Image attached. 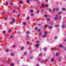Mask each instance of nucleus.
<instances>
[{"mask_svg":"<svg viewBox=\"0 0 66 66\" xmlns=\"http://www.w3.org/2000/svg\"><path fill=\"white\" fill-rule=\"evenodd\" d=\"M19 3L20 4H23V3L22 2V1H20L19 2Z\"/></svg>","mask_w":66,"mask_h":66,"instance_id":"1","label":"nucleus"},{"mask_svg":"<svg viewBox=\"0 0 66 66\" xmlns=\"http://www.w3.org/2000/svg\"><path fill=\"white\" fill-rule=\"evenodd\" d=\"M39 45V44H37L35 46L36 47H38Z\"/></svg>","mask_w":66,"mask_h":66,"instance_id":"2","label":"nucleus"},{"mask_svg":"<svg viewBox=\"0 0 66 66\" xmlns=\"http://www.w3.org/2000/svg\"><path fill=\"white\" fill-rule=\"evenodd\" d=\"M27 34H30V32L28 31H27Z\"/></svg>","mask_w":66,"mask_h":66,"instance_id":"3","label":"nucleus"},{"mask_svg":"<svg viewBox=\"0 0 66 66\" xmlns=\"http://www.w3.org/2000/svg\"><path fill=\"white\" fill-rule=\"evenodd\" d=\"M52 28V27L50 26L48 27V29H51V28Z\"/></svg>","mask_w":66,"mask_h":66,"instance_id":"4","label":"nucleus"},{"mask_svg":"<svg viewBox=\"0 0 66 66\" xmlns=\"http://www.w3.org/2000/svg\"><path fill=\"white\" fill-rule=\"evenodd\" d=\"M42 34V32H40L39 33V36H41Z\"/></svg>","mask_w":66,"mask_h":66,"instance_id":"5","label":"nucleus"},{"mask_svg":"<svg viewBox=\"0 0 66 66\" xmlns=\"http://www.w3.org/2000/svg\"><path fill=\"white\" fill-rule=\"evenodd\" d=\"M51 61H52V62H53V61H54V59L53 58H52L51 59Z\"/></svg>","mask_w":66,"mask_h":66,"instance_id":"6","label":"nucleus"},{"mask_svg":"<svg viewBox=\"0 0 66 66\" xmlns=\"http://www.w3.org/2000/svg\"><path fill=\"white\" fill-rule=\"evenodd\" d=\"M54 19L55 20L57 19V20H59V18H58V17L55 18H54Z\"/></svg>","mask_w":66,"mask_h":66,"instance_id":"7","label":"nucleus"},{"mask_svg":"<svg viewBox=\"0 0 66 66\" xmlns=\"http://www.w3.org/2000/svg\"><path fill=\"white\" fill-rule=\"evenodd\" d=\"M55 27L56 28H57V27H59V26L58 25H56V26H55Z\"/></svg>","mask_w":66,"mask_h":66,"instance_id":"8","label":"nucleus"},{"mask_svg":"<svg viewBox=\"0 0 66 66\" xmlns=\"http://www.w3.org/2000/svg\"><path fill=\"white\" fill-rule=\"evenodd\" d=\"M10 5H14V4L12 3L11 2H10Z\"/></svg>","mask_w":66,"mask_h":66,"instance_id":"9","label":"nucleus"},{"mask_svg":"<svg viewBox=\"0 0 66 66\" xmlns=\"http://www.w3.org/2000/svg\"><path fill=\"white\" fill-rule=\"evenodd\" d=\"M62 28H65V26L64 25H62Z\"/></svg>","mask_w":66,"mask_h":66,"instance_id":"10","label":"nucleus"},{"mask_svg":"<svg viewBox=\"0 0 66 66\" xmlns=\"http://www.w3.org/2000/svg\"><path fill=\"white\" fill-rule=\"evenodd\" d=\"M9 50L7 49L6 51V52H9Z\"/></svg>","mask_w":66,"mask_h":66,"instance_id":"11","label":"nucleus"},{"mask_svg":"<svg viewBox=\"0 0 66 66\" xmlns=\"http://www.w3.org/2000/svg\"><path fill=\"white\" fill-rule=\"evenodd\" d=\"M12 19L13 22H15V19Z\"/></svg>","mask_w":66,"mask_h":66,"instance_id":"12","label":"nucleus"},{"mask_svg":"<svg viewBox=\"0 0 66 66\" xmlns=\"http://www.w3.org/2000/svg\"><path fill=\"white\" fill-rule=\"evenodd\" d=\"M11 56H13V55H14V54L13 53H11Z\"/></svg>","mask_w":66,"mask_h":66,"instance_id":"13","label":"nucleus"},{"mask_svg":"<svg viewBox=\"0 0 66 66\" xmlns=\"http://www.w3.org/2000/svg\"><path fill=\"white\" fill-rule=\"evenodd\" d=\"M59 7H57L56 9V11H59Z\"/></svg>","mask_w":66,"mask_h":66,"instance_id":"14","label":"nucleus"},{"mask_svg":"<svg viewBox=\"0 0 66 66\" xmlns=\"http://www.w3.org/2000/svg\"><path fill=\"white\" fill-rule=\"evenodd\" d=\"M59 53H57L56 54V56H58V55H59Z\"/></svg>","mask_w":66,"mask_h":66,"instance_id":"15","label":"nucleus"},{"mask_svg":"<svg viewBox=\"0 0 66 66\" xmlns=\"http://www.w3.org/2000/svg\"><path fill=\"white\" fill-rule=\"evenodd\" d=\"M34 14H33V13H32L31 14V15L32 16H34Z\"/></svg>","mask_w":66,"mask_h":66,"instance_id":"16","label":"nucleus"},{"mask_svg":"<svg viewBox=\"0 0 66 66\" xmlns=\"http://www.w3.org/2000/svg\"><path fill=\"white\" fill-rule=\"evenodd\" d=\"M62 13V12H60L59 13H58V14L59 15L60 14H61V13Z\"/></svg>","mask_w":66,"mask_h":66,"instance_id":"17","label":"nucleus"},{"mask_svg":"<svg viewBox=\"0 0 66 66\" xmlns=\"http://www.w3.org/2000/svg\"><path fill=\"white\" fill-rule=\"evenodd\" d=\"M11 30L10 29L9 30V33H11Z\"/></svg>","mask_w":66,"mask_h":66,"instance_id":"18","label":"nucleus"},{"mask_svg":"<svg viewBox=\"0 0 66 66\" xmlns=\"http://www.w3.org/2000/svg\"><path fill=\"white\" fill-rule=\"evenodd\" d=\"M19 16H20V14H19V13L17 15V16L19 17Z\"/></svg>","mask_w":66,"mask_h":66,"instance_id":"19","label":"nucleus"},{"mask_svg":"<svg viewBox=\"0 0 66 66\" xmlns=\"http://www.w3.org/2000/svg\"><path fill=\"white\" fill-rule=\"evenodd\" d=\"M44 50H46V47H44L43 48Z\"/></svg>","mask_w":66,"mask_h":66,"instance_id":"20","label":"nucleus"},{"mask_svg":"<svg viewBox=\"0 0 66 66\" xmlns=\"http://www.w3.org/2000/svg\"><path fill=\"white\" fill-rule=\"evenodd\" d=\"M23 24H24V25H25V24H26V22H24L23 23Z\"/></svg>","mask_w":66,"mask_h":66,"instance_id":"21","label":"nucleus"},{"mask_svg":"<svg viewBox=\"0 0 66 66\" xmlns=\"http://www.w3.org/2000/svg\"><path fill=\"white\" fill-rule=\"evenodd\" d=\"M8 4V2H6V5H7Z\"/></svg>","mask_w":66,"mask_h":66,"instance_id":"22","label":"nucleus"},{"mask_svg":"<svg viewBox=\"0 0 66 66\" xmlns=\"http://www.w3.org/2000/svg\"><path fill=\"white\" fill-rule=\"evenodd\" d=\"M27 3H29V2H30V1L29 0H27Z\"/></svg>","mask_w":66,"mask_h":66,"instance_id":"23","label":"nucleus"},{"mask_svg":"<svg viewBox=\"0 0 66 66\" xmlns=\"http://www.w3.org/2000/svg\"><path fill=\"white\" fill-rule=\"evenodd\" d=\"M51 50H55L54 49V48H51Z\"/></svg>","mask_w":66,"mask_h":66,"instance_id":"24","label":"nucleus"},{"mask_svg":"<svg viewBox=\"0 0 66 66\" xmlns=\"http://www.w3.org/2000/svg\"><path fill=\"white\" fill-rule=\"evenodd\" d=\"M24 54L25 55H27V52H25L24 53Z\"/></svg>","mask_w":66,"mask_h":66,"instance_id":"25","label":"nucleus"},{"mask_svg":"<svg viewBox=\"0 0 66 66\" xmlns=\"http://www.w3.org/2000/svg\"><path fill=\"white\" fill-rule=\"evenodd\" d=\"M59 46L60 47H63V45H59Z\"/></svg>","mask_w":66,"mask_h":66,"instance_id":"26","label":"nucleus"},{"mask_svg":"<svg viewBox=\"0 0 66 66\" xmlns=\"http://www.w3.org/2000/svg\"><path fill=\"white\" fill-rule=\"evenodd\" d=\"M45 6L46 7H48V5H45Z\"/></svg>","mask_w":66,"mask_h":66,"instance_id":"27","label":"nucleus"},{"mask_svg":"<svg viewBox=\"0 0 66 66\" xmlns=\"http://www.w3.org/2000/svg\"><path fill=\"white\" fill-rule=\"evenodd\" d=\"M39 41H37L36 42V43H39Z\"/></svg>","mask_w":66,"mask_h":66,"instance_id":"28","label":"nucleus"},{"mask_svg":"<svg viewBox=\"0 0 66 66\" xmlns=\"http://www.w3.org/2000/svg\"><path fill=\"white\" fill-rule=\"evenodd\" d=\"M47 21H50V19L49 18L47 19Z\"/></svg>","mask_w":66,"mask_h":66,"instance_id":"29","label":"nucleus"},{"mask_svg":"<svg viewBox=\"0 0 66 66\" xmlns=\"http://www.w3.org/2000/svg\"><path fill=\"white\" fill-rule=\"evenodd\" d=\"M47 26V25H44V28H46V27Z\"/></svg>","mask_w":66,"mask_h":66,"instance_id":"30","label":"nucleus"},{"mask_svg":"<svg viewBox=\"0 0 66 66\" xmlns=\"http://www.w3.org/2000/svg\"><path fill=\"white\" fill-rule=\"evenodd\" d=\"M49 11L51 12V10L50 9H49Z\"/></svg>","mask_w":66,"mask_h":66,"instance_id":"31","label":"nucleus"},{"mask_svg":"<svg viewBox=\"0 0 66 66\" xmlns=\"http://www.w3.org/2000/svg\"><path fill=\"white\" fill-rule=\"evenodd\" d=\"M42 54H39V56H42Z\"/></svg>","mask_w":66,"mask_h":66,"instance_id":"32","label":"nucleus"},{"mask_svg":"<svg viewBox=\"0 0 66 66\" xmlns=\"http://www.w3.org/2000/svg\"><path fill=\"white\" fill-rule=\"evenodd\" d=\"M41 26V25L40 24H39L38 25V27H40V26Z\"/></svg>","mask_w":66,"mask_h":66,"instance_id":"33","label":"nucleus"},{"mask_svg":"<svg viewBox=\"0 0 66 66\" xmlns=\"http://www.w3.org/2000/svg\"><path fill=\"white\" fill-rule=\"evenodd\" d=\"M7 63H8V64H9V63H10V62H9V61H7Z\"/></svg>","mask_w":66,"mask_h":66,"instance_id":"34","label":"nucleus"},{"mask_svg":"<svg viewBox=\"0 0 66 66\" xmlns=\"http://www.w3.org/2000/svg\"><path fill=\"white\" fill-rule=\"evenodd\" d=\"M65 8H63L62 9L63 11H65Z\"/></svg>","mask_w":66,"mask_h":66,"instance_id":"35","label":"nucleus"},{"mask_svg":"<svg viewBox=\"0 0 66 66\" xmlns=\"http://www.w3.org/2000/svg\"><path fill=\"white\" fill-rule=\"evenodd\" d=\"M44 16L45 17H46L47 16V15H45Z\"/></svg>","mask_w":66,"mask_h":66,"instance_id":"36","label":"nucleus"},{"mask_svg":"<svg viewBox=\"0 0 66 66\" xmlns=\"http://www.w3.org/2000/svg\"><path fill=\"white\" fill-rule=\"evenodd\" d=\"M44 37H45L46 36V35H44L43 36Z\"/></svg>","mask_w":66,"mask_h":66,"instance_id":"37","label":"nucleus"},{"mask_svg":"<svg viewBox=\"0 0 66 66\" xmlns=\"http://www.w3.org/2000/svg\"><path fill=\"white\" fill-rule=\"evenodd\" d=\"M5 20H7V18L6 17H5Z\"/></svg>","mask_w":66,"mask_h":66,"instance_id":"38","label":"nucleus"},{"mask_svg":"<svg viewBox=\"0 0 66 66\" xmlns=\"http://www.w3.org/2000/svg\"><path fill=\"white\" fill-rule=\"evenodd\" d=\"M13 36H10L11 38H13Z\"/></svg>","mask_w":66,"mask_h":66,"instance_id":"39","label":"nucleus"},{"mask_svg":"<svg viewBox=\"0 0 66 66\" xmlns=\"http://www.w3.org/2000/svg\"><path fill=\"white\" fill-rule=\"evenodd\" d=\"M47 34V32H45V34Z\"/></svg>","mask_w":66,"mask_h":66,"instance_id":"40","label":"nucleus"},{"mask_svg":"<svg viewBox=\"0 0 66 66\" xmlns=\"http://www.w3.org/2000/svg\"><path fill=\"white\" fill-rule=\"evenodd\" d=\"M55 39H56L57 38V36L55 37Z\"/></svg>","mask_w":66,"mask_h":66,"instance_id":"41","label":"nucleus"},{"mask_svg":"<svg viewBox=\"0 0 66 66\" xmlns=\"http://www.w3.org/2000/svg\"><path fill=\"white\" fill-rule=\"evenodd\" d=\"M11 66H14V65L13 64H11Z\"/></svg>","mask_w":66,"mask_h":66,"instance_id":"42","label":"nucleus"},{"mask_svg":"<svg viewBox=\"0 0 66 66\" xmlns=\"http://www.w3.org/2000/svg\"><path fill=\"white\" fill-rule=\"evenodd\" d=\"M44 5L43 4H42V5H41V6H44Z\"/></svg>","mask_w":66,"mask_h":66,"instance_id":"43","label":"nucleus"},{"mask_svg":"<svg viewBox=\"0 0 66 66\" xmlns=\"http://www.w3.org/2000/svg\"><path fill=\"white\" fill-rule=\"evenodd\" d=\"M35 30H37V28L35 27Z\"/></svg>","mask_w":66,"mask_h":66,"instance_id":"44","label":"nucleus"},{"mask_svg":"<svg viewBox=\"0 0 66 66\" xmlns=\"http://www.w3.org/2000/svg\"><path fill=\"white\" fill-rule=\"evenodd\" d=\"M26 37H29V36L28 35H26Z\"/></svg>","mask_w":66,"mask_h":66,"instance_id":"45","label":"nucleus"},{"mask_svg":"<svg viewBox=\"0 0 66 66\" xmlns=\"http://www.w3.org/2000/svg\"><path fill=\"white\" fill-rule=\"evenodd\" d=\"M44 9H42V12H44Z\"/></svg>","mask_w":66,"mask_h":66,"instance_id":"46","label":"nucleus"},{"mask_svg":"<svg viewBox=\"0 0 66 66\" xmlns=\"http://www.w3.org/2000/svg\"><path fill=\"white\" fill-rule=\"evenodd\" d=\"M33 10H31L30 12H33Z\"/></svg>","mask_w":66,"mask_h":66,"instance_id":"47","label":"nucleus"},{"mask_svg":"<svg viewBox=\"0 0 66 66\" xmlns=\"http://www.w3.org/2000/svg\"><path fill=\"white\" fill-rule=\"evenodd\" d=\"M39 13V11H38L37 10V13Z\"/></svg>","mask_w":66,"mask_h":66,"instance_id":"48","label":"nucleus"},{"mask_svg":"<svg viewBox=\"0 0 66 66\" xmlns=\"http://www.w3.org/2000/svg\"><path fill=\"white\" fill-rule=\"evenodd\" d=\"M44 62H45V61H43L42 63H44Z\"/></svg>","mask_w":66,"mask_h":66,"instance_id":"49","label":"nucleus"},{"mask_svg":"<svg viewBox=\"0 0 66 66\" xmlns=\"http://www.w3.org/2000/svg\"><path fill=\"white\" fill-rule=\"evenodd\" d=\"M29 18H30L29 17H27V19H29Z\"/></svg>","mask_w":66,"mask_h":66,"instance_id":"50","label":"nucleus"},{"mask_svg":"<svg viewBox=\"0 0 66 66\" xmlns=\"http://www.w3.org/2000/svg\"><path fill=\"white\" fill-rule=\"evenodd\" d=\"M3 33L4 34H5V31H3Z\"/></svg>","mask_w":66,"mask_h":66,"instance_id":"51","label":"nucleus"},{"mask_svg":"<svg viewBox=\"0 0 66 66\" xmlns=\"http://www.w3.org/2000/svg\"><path fill=\"white\" fill-rule=\"evenodd\" d=\"M15 10H13V13H14V12H15Z\"/></svg>","mask_w":66,"mask_h":66,"instance_id":"52","label":"nucleus"},{"mask_svg":"<svg viewBox=\"0 0 66 66\" xmlns=\"http://www.w3.org/2000/svg\"><path fill=\"white\" fill-rule=\"evenodd\" d=\"M13 22H11V24H13Z\"/></svg>","mask_w":66,"mask_h":66,"instance_id":"53","label":"nucleus"},{"mask_svg":"<svg viewBox=\"0 0 66 66\" xmlns=\"http://www.w3.org/2000/svg\"><path fill=\"white\" fill-rule=\"evenodd\" d=\"M13 48H15V46H13Z\"/></svg>","mask_w":66,"mask_h":66,"instance_id":"54","label":"nucleus"},{"mask_svg":"<svg viewBox=\"0 0 66 66\" xmlns=\"http://www.w3.org/2000/svg\"><path fill=\"white\" fill-rule=\"evenodd\" d=\"M27 44H29V42H27Z\"/></svg>","mask_w":66,"mask_h":66,"instance_id":"55","label":"nucleus"},{"mask_svg":"<svg viewBox=\"0 0 66 66\" xmlns=\"http://www.w3.org/2000/svg\"><path fill=\"white\" fill-rule=\"evenodd\" d=\"M40 29H38V31H40Z\"/></svg>","mask_w":66,"mask_h":66,"instance_id":"56","label":"nucleus"},{"mask_svg":"<svg viewBox=\"0 0 66 66\" xmlns=\"http://www.w3.org/2000/svg\"><path fill=\"white\" fill-rule=\"evenodd\" d=\"M18 33H19V34L20 33V32L19 31L18 32Z\"/></svg>","mask_w":66,"mask_h":66,"instance_id":"57","label":"nucleus"},{"mask_svg":"<svg viewBox=\"0 0 66 66\" xmlns=\"http://www.w3.org/2000/svg\"><path fill=\"white\" fill-rule=\"evenodd\" d=\"M53 11H55V9H53Z\"/></svg>","mask_w":66,"mask_h":66,"instance_id":"58","label":"nucleus"},{"mask_svg":"<svg viewBox=\"0 0 66 66\" xmlns=\"http://www.w3.org/2000/svg\"><path fill=\"white\" fill-rule=\"evenodd\" d=\"M59 18L60 19H61V17H59Z\"/></svg>","mask_w":66,"mask_h":66,"instance_id":"59","label":"nucleus"},{"mask_svg":"<svg viewBox=\"0 0 66 66\" xmlns=\"http://www.w3.org/2000/svg\"><path fill=\"white\" fill-rule=\"evenodd\" d=\"M23 49V47H22V50Z\"/></svg>","mask_w":66,"mask_h":66,"instance_id":"60","label":"nucleus"},{"mask_svg":"<svg viewBox=\"0 0 66 66\" xmlns=\"http://www.w3.org/2000/svg\"><path fill=\"white\" fill-rule=\"evenodd\" d=\"M62 23H63V24H64V23H64V22H62Z\"/></svg>","mask_w":66,"mask_h":66,"instance_id":"61","label":"nucleus"},{"mask_svg":"<svg viewBox=\"0 0 66 66\" xmlns=\"http://www.w3.org/2000/svg\"><path fill=\"white\" fill-rule=\"evenodd\" d=\"M57 16H58V15H56V17H57Z\"/></svg>","mask_w":66,"mask_h":66,"instance_id":"62","label":"nucleus"},{"mask_svg":"<svg viewBox=\"0 0 66 66\" xmlns=\"http://www.w3.org/2000/svg\"><path fill=\"white\" fill-rule=\"evenodd\" d=\"M47 2H48V0H45Z\"/></svg>","mask_w":66,"mask_h":66,"instance_id":"63","label":"nucleus"},{"mask_svg":"<svg viewBox=\"0 0 66 66\" xmlns=\"http://www.w3.org/2000/svg\"><path fill=\"white\" fill-rule=\"evenodd\" d=\"M64 41H65V42H66V39H65Z\"/></svg>","mask_w":66,"mask_h":66,"instance_id":"64","label":"nucleus"}]
</instances>
